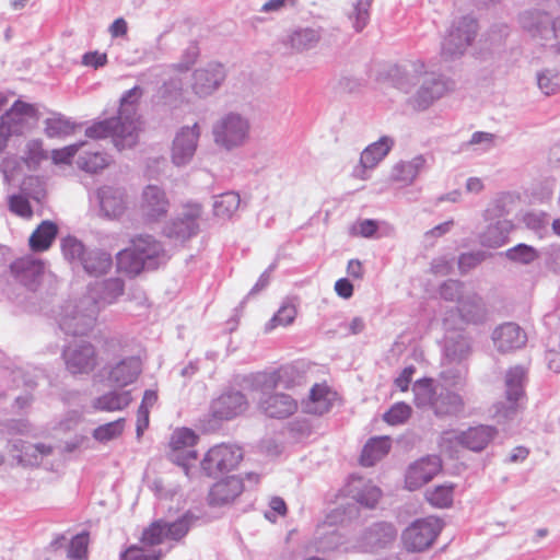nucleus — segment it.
<instances>
[{"label": "nucleus", "mask_w": 560, "mask_h": 560, "mask_svg": "<svg viewBox=\"0 0 560 560\" xmlns=\"http://www.w3.org/2000/svg\"><path fill=\"white\" fill-rule=\"evenodd\" d=\"M122 294L124 281L119 278L93 283L86 296L62 306L58 319L60 329L67 335H85L94 326L100 310L116 302Z\"/></svg>", "instance_id": "1"}, {"label": "nucleus", "mask_w": 560, "mask_h": 560, "mask_svg": "<svg viewBox=\"0 0 560 560\" xmlns=\"http://www.w3.org/2000/svg\"><path fill=\"white\" fill-rule=\"evenodd\" d=\"M194 515L185 513L174 522L158 520L141 536V546H130L120 553V560H161L189 532Z\"/></svg>", "instance_id": "2"}, {"label": "nucleus", "mask_w": 560, "mask_h": 560, "mask_svg": "<svg viewBox=\"0 0 560 560\" xmlns=\"http://www.w3.org/2000/svg\"><path fill=\"white\" fill-rule=\"evenodd\" d=\"M392 82L399 91L410 94L416 84L419 88L408 98L416 110H425L453 89L452 82L433 72L425 71L421 61L411 65V69L396 67L390 73Z\"/></svg>", "instance_id": "3"}, {"label": "nucleus", "mask_w": 560, "mask_h": 560, "mask_svg": "<svg viewBox=\"0 0 560 560\" xmlns=\"http://www.w3.org/2000/svg\"><path fill=\"white\" fill-rule=\"evenodd\" d=\"M167 258L160 242L150 235H140L131 241L129 247L117 254V265L126 273L138 275L144 269H156Z\"/></svg>", "instance_id": "4"}, {"label": "nucleus", "mask_w": 560, "mask_h": 560, "mask_svg": "<svg viewBox=\"0 0 560 560\" xmlns=\"http://www.w3.org/2000/svg\"><path fill=\"white\" fill-rule=\"evenodd\" d=\"M358 514L354 504L338 505L330 510L323 523L318 524L314 534L313 549L319 552H327L334 550L343 551L345 546H350V542L343 539L340 527H343Z\"/></svg>", "instance_id": "5"}, {"label": "nucleus", "mask_w": 560, "mask_h": 560, "mask_svg": "<svg viewBox=\"0 0 560 560\" xmlns=\"http://www.w3.org/2000/svg\"><path fill=\"white\" fill-rule=\"evenodd\" d=\"M470 354V342L462 334L445 337L444 358L442 362L441 381L445 385L463 386L467 374L464 362Z\"/></svg>", "instance_id": "6"}, {"label": "nucleus", "mask_w": 560, "mask_h": 560, "mask_svg": "<svg viewBox=\"0 0 560 560\" xmlns=\"http://www.w3.org/2000/svg\"><path fill=\"white\" fill-rule=\"evenodd\" d=\"M244 382L254 394L259 410L269 418H279L280 399L277 387L280 383V370L257 372L246 376Z\"/></svg>", "instance_id": "7"}, {"label": "nucleus", "mask_w": 560, "mask_h": 560, "mask_svg": "<svg viewBox=\"0 0 560 560\" xmlns=\"http://www.w3.org/2000/svg\"><path fill=\"white\" fill-rule=\"evenodd\" d=\"M249 119L236 112H229L212 126L213 141L228 151L243 147L249 139Z\"/></svg>", "instance_id": "8"}, {"label": "nucleus", "mask_w": 560, "mask_h": 560, "mask_svg": "<svg viewBox=\"0 0 560 560\" xmlns=\"http://www.w3.org/2000/svg\"><path fill=\"white\" fill-rule=\"evenodd\" d=\"M37 118L38 110L34 105L15 101L0 118V151L7 147L11 137L23 135Z\"/></svg>", "instance_id": "9"}, {"label": "nucleus", "mask_w": 560, "mask_h": 560, "mask_svg": "<svg viewBox=\"0 0 560 560\" xmlns=\"http://www.w3.org/2000/svg\"><path fill=\"white\" fill-rule=\"evenodd\" d=\"M497 430L490 425H477L466 431H447L441 436V448L452 452L454 446L460 445L474 452H480L495 436Z\"/></svg>", "instance_id": "10"}, {"label": "nucleus", "mask_w": 560, "mask_h": 560, "mask_svg": "<svg viewBox=\"0 0 560 560\" xmlns=\"http://www.w3.org/2000/svg\"><path fill=\"white\" fill-rule=\"evenodd\" d=\"M141 96L142 89L139 86H133L121 96L118 117L124 125L122 133L116 140L119 144L135 145L138 141L141 121L137 114V103Z\"/></svg>", "instance_id": "11"}, {"label": "nucleus", "mask_w": 560, "mask_h": 560, "mask_svg": "<svg viewBox=\"0 0 560 560\" xmlns=\"http://www.w3.org/2000/svg\"><path fill=\"white\" fill-rule=\"evenodd\" d=\"M522 27L542 45H560V15L552 20L550 14L540 10L525 12L520 18Z\"/></svg>", "instance_id": "12"}, {"label": "nucleus", "mask_w": 560, "mask_h": 560, "mask_svg": "<svg viewBox=\"0 0 560 560\" xmlns=\"http://www.w3.org/2000/svg\"><path fill=\"white\" fill-rule=\"evenodd\" d=\"M243 459L238 445L221 443L212 446L201 460V469L209 477H217L237 467Z\"/></svg>", "instance_id": "13"}, {"label": "nucleus", "mask_w": 560, "mask_h": 560, "mask_svg": "<svg viewBox=\"0 0 560 560\" xmlns=\"http://www.w3.org/2000/svg\"><path fill=\"white\" fill-rule=\"evenodd\" d=\"M443 528V522L429 516L415 521L402 533V542L409 551H423L431 547Z\"/></svg>", "instance_id": "14"}, {"label": "nucleus", "mask_w": 560, "mask_h": 560, "mask_svg": "<svg viewBox=\"0 0 560 560\" xmlns=\"http://www.w3.org/2000/svg\"><path fill=\"white\" fill-rule=\"evenodd\" d=\"M202 207L198 202L183 205L179 212L164 228V234L174 241L185 242L199 231Z\"/></svg>", "instance_id": "15"}, {"label": "nucleus", "mask_w": 560, "mask_h": 560, "mask_svg": "<svg viewBox=\"0 0 560 560\" xmlns=\"http://www.w3.org/2000/svg\"><path fill=\"white\" fill-rule=\"evenodd\" d=\"M477 33V23L470 16L455 21L442 42V55L445 58L462 56Z\"/></svg>", "instance_id": "16"}, {"label": "nucleus", "mask_w": 560, "mask_h": 560, "mask_svg": "<svg viewBox=\"0 0 560 560\" xmlns=\"http://www.w3.org/2000/svg\"><path fill=\"white\" fill-rule=\"evenodd\" d=\"M462 288V282L448 280L442 284L440 293L445 300H458L457 311L463 320L467 323L480 322L485 316V307L481 299L476 294L459 298Z\"/></svg>", "instance_id": "17"}, {"label": "nucleus", "mask_w": 560, "mask_h": 560, "mask_svg": "<svg viewBox=\"0 0 560 560\" xmlns=\"http://www.w3.org/2000/svg\"><path fill=\"white\" fill-rule=\"evenodd\" d=\"M248 408L246 396L240 390H226L210 404L209 416L217 422L230 421Z\"/></svg>", "instance_id": "18"}, {"label": "nucleus", "mask_w": 560, "mask_h": 560, "mask_svg": "<svg viewBox=\"0 0 560 560\" xmlns=\"http://www.w3.org/2000/svg\"><path fill=\"white\" fill-rule=\"evenodd\" d=\"M198 436L188 428L176 429L171 438L170 459L183 467L185 474H189V465L197 459V452L194 450Z\"/></svg>", "instance_id": "19"}, {"label": "nucleus", "mask_w": 560, "mask_h": 560, "mask_svg": "<svg viewBox=\"0 0 560 560\" xmlns=\"http://www.w3.org/2000/svg\"><path fill=\"white\" fill-rule=\"evenodd\" d=\"M200 138L198 122L182 127L175 135L172 145V162L176 166H184L192 160Z\"/></svg>", "instance_id": "20"}, {"label": "nucleus", "mask_w": 560, "mask_h": 560, "mask_svg": "<svg viewBox=\"0 0 560 560\" xmlns=\"http://www.w3.org/2000/svg\"><path fill=\"white\" fill-rule=\"evenodd\" d=\"M226 71L222 63L211 61L194 71L192 91L199 97L212 95L224 82Z\"/></svg>", "instance_id": "21"}, {"label": "nucleus", "mask_w": 560, "mask_h": 560, "mask_svg": "<svg viewBox=\"0 0 560 560\" xmlns=\"http://www.w3.org/2000/svg\"><path fill=\"white\" fill-rule=\"evenodd\" d=\"M394 144L395 140L389 136H383L377 141L369 144L361 152L359 165L353 170V176L361 180L369 179V171L375 168L385 159Z\"/></svg>", "instance_id": "22"}, {"label": "nucleus", "mask_w": 560, "mask_h": 560, "mask_svg": "<svg viewBox=\"0 0 560 560\" xmlns=\"http://www.w3.org/2000/svg\"><path fill=\"white\" fill-rule=\"evenodd\" d=\"M397 536L396 528L389 523H376L369 527L357 544L343 547V552L373 551L392 542Z\"/></svg>", "instance_id": "23"}, {"label": "nucleus", "mask_w": 560, "mask_h": 560, "mask_svg": "<svg viewBox=\"0 0 560 560\" xmlns=\"http://www.w3.org/2000/svg\"><path fill=\"white\" fill-rule=\"evenodd\" d=\"M442 469L441 459L430 455L416 460L406 472V487L417 490L433 479Z\"/></svg>", "instance_id": "24"}, {"label": "nucleus", "mask_w": 560, "mask_h": 560, "mask_svg": "<svg viewBox=\"0 0 560 560\" xmlns=\"http://www.w3.org/2000/svg\"><path fill=\"white\" fill-rule=\"evenodd\" d=\"M170 209L166 192L156 185H148L141 196L140 210L147 221L164 218Z\"/></svg>", "instance_id": "25"}, {"label": "nucleus", "mask_w": 560, "mask_h": 560, "mask_svg": "<svg viewBox=\"0 0 560 560\" xmlns=\"http://www.w3.org/2000/svg\"><path fill=\"white\" fill-rule=\"evenodd\" d=\"M67 369L72 374L89 373L96 365L95 349L91 343L81 342L63 350Z\"/></svg>", "instance_id": "26"}, {"label": "nucleus", "mask_w": 560, "mask_h": 560, "mask_svg": "<svg viewBox=\"0 0 560 560\" xmlns=\"http://www.w3.org/2000/svg\"><path fill=\"white\" fill-rule=\"evenodd\" d=\"M102 214L108 219L121 217L127 209L126 191L114 185H104L96 191Z\"/></svg>", "instance_id": "27"}, {"label": "nucleus", "mask_w": 560, "mask_h": 560, "mask_svg": "<svg viewBox=\"0 0 560 560\" xmlns=\"http://www.w3.org/2000/svg\"><path fill=\"white\" fill-rule=\"evenodd\" d=\"M345 493L362 506L374 508L382 497L381 489L372 480L351 476L345 486Z\"/></svg>", "instance_id": "28"}, {"label": "nucleus", "mask_w": 560, "mask_h": 560, "mask_svg": "<svg viewBox=\"0 0 560 560\" xmlns=\"http://www.w3.org/2000/svg\"><path fill=\"white\" fill-rule=\"evenodd\" d=\"M10 269L13 278L18 282L30 290H34L43 276L44 264L33 256H25L14 260Z\"/></svg>", "instance_id": "29"}, {"label": "nucleus", "mask_w": 560, "mask_h": 560, "mask_svg": "<svg viewBox=\"0 0 560 560\" xmlns=\"http://www.w3.org/2000/svg\"><path fill=\"white\" fill-rule=\"evenodd\" d=\"M338 399V394L326 383L315 384L308 398L303 401V410L306 413L322 416L328 412Z\"/></svg>", "instance_id": "30"}, {"label": "nucleus", "mask_w": 560, "mask_h": 560, "mask_svg": "<svg viewBox=\"0 0 560 560\" xmlns=\"http://www.w3.org/2000/svg\"><path fill=\"white\" fill-rule=\"evenodd\" d=\"M492 340L500 352H509L522 348L527 337L518 325L505 323L494 329Z\"/></svg>", "instance_id": "31"}, {"label": "nucleus", "mask_w": 560, "mask_h": 560, "mask_svg": "<svg viewBox=\"0 0 560 560\" xmlns=\"http://www.w3.org/2000/svg\"><path fill=\"white\" fill-rule=\"evenodd\" d=\"M141 371V360L138 357H128L110 368L108 381L118 387H125L132 384L139 377Z\"/></svg>", "instance_id": "32"}, {"label": "nucleus", "mask_w": 560, "mask_h": 560, "mask_svg": "<svg viewBox=\"0 0 560 560\" xmlns=\"http://www.w3.org/2000/svg\"><path fill=\"white\" fill-rule=\"evenodd\" d=\"M244 490L243 481L237 477H229L213 485L209 492V502L212 505H222L232 502Z\"/></svg>", "instance_id": "33"}, {"label": "nucleus", "mask_w": 560, "mask_h": 560, "mask_svg": "<svg viewBox=\"0 0 560 560\" xmlns=\"http://www.w3.org/2000/svg\"><path fill=\"white\" fill-rule=\"evenodd\" d=\"M122 125L124 121L119 119L118 116L109 119L100 120L94 122L92 126L88 127L85 130V135L91 139H105L110 137L113 139L115 147L118 150L132 148L133 145L119 144L116 141L119 133H121L120 131H122Z\"/></svg>", "instance_id": "34"}, {"label": "nucleus", "mask_w": 560, "mask_h": 560, "mask_svg": "<svg viewBox=\"0 0 560 560\" xmlns=\"http://www.w3.org/2000/svg\"><path fill=\"white\" fill-rule=\"evenodd\" d=\"M425 164L427 160L423 155H417L409 161H400L393 166L390 179L404 186L411 185L424 170Z\"/></svg>", "instance_id": "35"}, {"label": "nucleus", "mask_w": 560, "mask_h": 560, "mask_svg": "<svg viewBox=\"0 0 560 560\" xmlns=\"http://www.w3.org/2000/svg\"><path fill=\"white\" fill-rule=\"evenodd\" d=\"M512 230L513 224L510 220H498L479 234V243L483 247L499 248L508 243Z\"/></svg>", "instance_id": "36"}, {"label": "nucleus", "mask_w": 560, "mask_h": 560, "mask_svg": "<svg viewBox=\"0 0 560 560\" xmlns=\"http://www.w3.org/2000/svg\"><path fill=\"white\" fill-rule=\"evenodd\" d=\"M447 387L452 386L445 385L443 382L433 410L436 416L457 415L464 409V400L462 396L458 393L450 390ZM455 387L460 388L462 386Z\"/></svg>", "instance_id": "37"}, {"label": "nucleus", "mask_w": 560, "mask_h": 560, "mask_svg": "<svg viewBox=\"0 0 560 560\" xmlns=\"http://www.w3.org/2000/svg\"><path fill=\"white\" fill-rule=\"evenodd\" d=\"M80 265H82L85 272L90 276L98 277L109 271L113 260L110 254L94 248L89 249Z\"/></svg>", "instance_id": "38"}, {"label": "nucleus", "mask_w": 560, "mask_h": 560, "mask_svg": "<svg viewBox=\"0 0 560 560\" xmlns=\"http://www.w3.org/2000/svg\"><path fill=\"white\" fill-rule=\"evenodd\" d=\"M58 226L51 221H43L31 234L28 244L33 252L47 250L55 241Z\"/></svg>", "instance_id": "39"}, {"label": "nucleus", "mask_w": 560, "mask_h": 560, "mask_svg": "<svg viewBox=\"0 0 560 560\" xmlns=\"http://www.w3.org/2000/svg\"><path fill=\"white\" fill-rule=\"evenodd\" d=\"M132 398L130 392H108L92 401V407L96 411H119L129 406Z\"/></svg>", "instance_id": "40"}, {"label": "nucleus", "mask_w": 560, "mask_h": 560, "mask_svg": "<svg viewBox=\"0 0 560 560\" xmlns=\"http://www.w3.org/2000/svg\"><path fill=\"white\" fill-rule=\"evenodd\" d=\"M390 450V440L388 436H376L370 439L363 447L361 454V464L363 466H373L381 460Z\"/></svg>", "instance_id": "41"}, {"label": "nucleus", "mask_w": 560, "mask_h": 560, "mask_svg": "<svg viewBox=\"0 0 560 560\" xmlns=\"http://www.w3.org/2000/svg\"><path fill=\"white\" fill-rule=\"evenodd\" d=\"M526 370L516 365L508 370L505 374V399H520L525 397Z\"/></svg>", "instance_id": "42"}, {"label": "nucleus", "mask_w": 560, "mask_h": 560, "mask_svg": "<svg viewBox=\"0 0 560 560\" xmlns=\"http://www.w3.org/2000/svg\"><path fill=\"white\" fill-rule=\"evenodd\" d=\"M415 395V404L419 408H430L434 410L438 398V388L434 387L431 378H422L417 381L412 387Z\"/></svg>", "instance_id": "43"}, {"label": "nucleus", "mask_w": 560, "mask_h": 560, "mask_svg": "<svg viewBox=\"0 0 560 560\" xmlns=\"http://www.w3.org/2000/svg\"><path fill=\"white\" fill-rule=\"evenodd\" d=\"M241 198L237 192L228 191L214 198V215L222 219L231 218L240 208Z\"/></svg>", "instance_id": "44"}, {"label": "nucleus", "mask_w": 560, "mask_h": 560, "mask_svg": "<svg viewBox=\"0 0 560 560\" xmlns=\"http://www.w3.org/2000/svg\"><path fill=\"white\" fill-rule=\"evenodd\" d=\"M75 122L60 114L45 120V132L49 138H62L74 132Z\"/></svg>", "instance_id": "45"}, {"label": "nucleus", "mask_w": 560, "mask_h": 560, "mask_svg": "<svg viewBox=\"0 0 560 560\" xmlns=\"http://www.w3.org/2000/svg\"><path fill=\"white\" fill-rule=\"evenodd\" d=\"M110 162L106 153L100 151H84L77 161L79 168L88 173H96L105 168Z\"/></svg>", "instance_id": "46"}, {"label": "nucleus", "mask_w": 560, "mask_h": 560, "mask_svg": "<svg viewBox=\"0 0 560 560\" xmlns=\"http://www.w3.org/2000/svg\"><path fill=\"white\" fill-rule=\"evenodd\" d=\"M158 401V394L153 389H147L137 412V436L140 438L149 427L150 409Z\"/></svg>", "instance_id": "47"}, {"label": "nucleus", "mask_w": 560, "mask_h": 560, "mask_svg": "<svg viewBox=\"0 0 560 560\" xmlns=\"http://www.w3.org/2000/svg\"><path fill=\"white\" fill-rule=\"evenodd\" d=\"M428 502L440 509L448 508L454 500V485L443 483L425 492Z\"/></svg>", "instance_id": "48"}, {"label": "nucleus", "mask_w": 560, "mask_h": 560, "mask_svg": "<svg viewBox=\"0 0 560 560\" xmlns=\"http://www.w3.org/2000/svg\"><path fill=\"white\" fill-rule=\"evenodd\" d=\"M61 252L63 257L70 262L80 264L89 249L74 236L68 235L61 240Z\"/></svg>", "instance_id": "49"}, {"label": "nucleus", "mask_w": 560, "mask_h": 560, "mask_svg": "<svg viewBox=\"0 0 560 560\" xmlns=\"http://www.w3.org/2000/svg\"><path fill=\"white\" fill-rule=\"evenodd\" d=\"M504 256L513 262L529 265L539 258V253L535 247L521 243L506 249Z\"/></svg>", "instance_id": "50"}, {"label": "nucleus", "mask_w": 560, "mask_h": 560, "mask_svg": "<svg viewBox=\"0 0 560 560\" xmlns=\"http://www.w3.org/2000/svg\"><path fill=\"white\" fill-rule=\"evenodd\" d=\"M493 417L499 423L515 419L520 412L524 409L523 400L520 399H506L505 401L498 402L494 405Z\"/></svg>", "instance_id": "51"}, {"label": "nucleus", "mask_w": 560, "mask_h": 560, "mask_svg": "<svg viewBox=\"0 0 560 560\" xmlns=\"http://www.w3.org/2000/svg\"><path fill=\"white\" fill-rule=\"evenodd\" d=\"M307 363L304 361H295L282 369V386L290 388L300 385L305 377Z\"/></svg>", "instance_id": "52"}, {"label": "nucleus", "mask_w": 560, "mask_h": 560, "mask_svg": "<svg viewBox=\"0 0 560 560\" xmlns=\"http://www.w3.org/2000/svg\"><path fill=\"white\" fill-rule=\"evenodd\" d=\"M522 222L536 235L542 237L548 231L549 215L544 211H528L523 215Z\"/></svg>", "instance_id": "53"}, {"label": "nucleus", "mask_w": 560, "mask_h": 560, "mask_svg": "<svg viewBox=\"0 0 560 560\" xmlns=\"http://www.w3.org/2000/svg\"><path fill=\"white\" fill-rule=\"evenodd\" d=\"M319 38L320 36L318 31L313 28H302L290 35V43L293 48L303 50L314 47Z\"/></svg>", "instance_id": "54"}, {"label": "nucleus", "mask_w": 560, "mask_h": 560, "mask_svg": "<svg viewBox=\"0 0 560 560\" xmlns=\"http://www.w3.org/2000/svg\"><path fill=\"white\" fill-rule=\"evenodd\" d=\"M371 0H358L352 11L349 13V20L357 32H361L370 21Z\"/></svg>", "instance_id": "55"}, {"label": "nucleus", "mask_w": 560, "mask_h": 560, "mask_svg": "<svg viewBox=\"0 0 560 560\" xmlns=\"http://www.w3.org/2000/svg\"><path fill=\"white\" fill-rule=\"evenodd\" d=\"M125 428V419L119 418L116 421L102 424L94 429L93 438L98 442H108L113 439L118 438Z\"/></svg>", "instance_id": "56"}, {"label": "nucleus", "mask_w": 560, "mask_h": 560, "mask_svg": "<svg viewBox=\"0 0 560 560\" xmlns=\"http://www.w3.org/2000/svg\"><path fill=\"white\" fill-rule=\"evenodd\" d=\"M537 85L545 95H553L559 89L558 72L551 69H542L536 74Z\"/></svg>", "instance_id": "57"}, {"label": "nucleus", "mask_w": 560, "mask_h": 560, "mask_svg": "<svg viewBox=\"0 0 560 560\" xmlns=\"http://www.w3.org/2000/svg\"><path fill=\"white\" fill-rule=\"evenodd\" d=\"M89 535L81 533L71 538L67 547V557L71 560H83L88 556Z\"/></svg>", "instance_id": "58"}, {"label": "nucleus", "mask_w": 560, "mask_h": 560, "mask_svg": "<svg viewBox=\"0 0 560 560\" xmlns=\"http://www.w3.org/2000/svg\"><path fill=\"white\" fill-rule=\"evenodd\" d=\"M411 413V408L405 402L395 404L385 415L384 420L389 424L404 423Z\"/></svg>", "instance_id": "59"}, {"label": "nucleus", "mask_w": 560, "mask_h": 560, "mask_svg": "<svg viewBox=\"0 0 560 560\" xmlns=\"http://www.w3.org/2000/svg\"><path fill=\"white\" fill-rule=\"evenodd\" d=\"M84 143H74L62 149H57L51 151V159L55 164H70L72 158L78 153L79 149L83 147Z\"/></svg>", "instance_id": "60"}, {"label": "nucleus", "mask_w": 560, "mask_h": 560, "mask_svg": "<svg viewBox=\"0 0 560 560\" xmlns=\"http://www.w3.org/2000/svg\"><path fill=\"white\" fill-rule=\"evenodd\" d=\"M486 259V253L478 250L472 253H464L458 258V268L460 272L465 273L470 269L477 267Z\"/></svg>", "instance_id": "61"}, {"label": "nucleus", "mask_w": 560, "mask_h": 560, "mask_svg": "<svg viewBox=\"0 0 560 560\" xmlns=\"http://www.w3.org/2000/svg\"><path fill=\"white\" fill-rule=\"evenodd\" d=\"M10 210L22 217V218H31L33 214L31 205L26 198L23 196H12L9 201Z\"/></svg>", "instance_id": "62"}, {"label": "nucleus", "mask_w": 560, "mask_h": 560, "mask_svg": "<svg viewBox=\"0 0 560 560\" xmlns=\"http://www.w3.org/2000/svg\"><path fill=\"white\" fill-rule=\"evenodd\" d=\"M467 145H478L481 151H488L494 145V135L476 131L472 133Z\"/></svg>", "instance_id": "63"}, {"label": "nucleus", "mask_w": 560, "mask_h": 560, "mask_svg": "<svg viewBox=\"0 0 560 560\" xmlns=\"http://www.w3.org/2000/svg\"><path fill=\"white\" fill-rule=\"evenodd\" d=\"M81 63L85 67L98 69L107 63V55L97 50L88 51L82 56Z\"/></svg>", "instance_id": "64"}]
</instances>
